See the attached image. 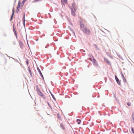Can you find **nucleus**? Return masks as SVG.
<instances>
[{"label": "nucleus", "instance_id": "nucleus-1", "mask_svg": "<svg viewBox=\"0 0 134 134\" xmlns=\"http://www.w3.org/2000/svg\"><path fill=\"white\" fill-rule=\"evenodd\" d=\"M81 29L84 33L87 35H90V31L89 29L84 25V24L81 23L80 24Z\"/></svg>", "mask_w": 134, "mask_h": 134}, {"label": "nucleus", "instance_id": "nucleus-2", "mask_svg": "<svg viewBox=\"0 0 134 134\" xmlns=\"http://www.w3.org/2000/svg\"><path fill=\"white\" fill-rule=\"evenodd\" d=\"M36 87L37 88V91L39 95L42 97H43L44 96V95L41 91L38 86H36Z\"/></svg>", "mask_w": 134, "mask_h": 134}, {"label": "nucleus", "instance_id": "nucleus-3", "mask_svg": "<svg viewBox=\"0 0 134 134\" xmlns=\"http://www.w3.org/2000/svg\"><path fill=\"white\" fill-rule=\"evenodd\" d=\"M21 3L20 1H19L18 3L17 8L16 10V13H18L19 10V8H20Z\"/></svg>", "mask_w": 134, "mask_h": 134}, {"label": "nucleus", "instance_id": "nucleus-4", "mask_svg": "<svg viewBox=\"0 0 134 134\" xmlns=\"http://www.w3.org/2000/svg\"><path fill=\"white\" fill-rule=\"evenodd\" d=\"M93 60L92 62L93 64L95 66H97L98 65V63L96 62V60L95 59L94 57H93Z\"/></svg>", "mask_w": 134, "mask_h": 134}, {"label": "nucleus", "instance_id": "nucleus-5", "mask_svg": "<svg viewBox=\"0 0 134 134\" xmlns=\"http://www.w3.org/2000/svg\"><path fill=\"white\" fill-rule=\"evenodd\" d=\"M15 12V9L13 8L12 9V15L11 16V18L10 19V21H11L12 20L13 18V16Z\"/></svg>", "mask_w": 134, "mask_h": 134}, {"label": "nucleus", "instance_id": "nucleus-6", "mask_svg": "<svg viewBox=\"0 0 134 134\" xmlns=\"http://www.w3.org/2000/svg\"><path fill=\"white\" fill-rule=\"evenodd\" d=\"M115 80H116L117 83H118L119 85H120L121 84L120 82L116 75H115Z\"/></svg>", "mask_w": 134, "mask_h": 134}, {"label": "nucleus", "instance_id": "nucleus-7", "mask_svg": "<svg viewBox=\"0 0 134 134\" xmlns=\"http://www.w3.org/2000/svg\"><path fill=\"white\" fill-rule=\"evenodd\" d=\"M37 70H38V71L39 72L41 76H42V78L43 79H44V77H43V75L41 71L40 70L39 68L38 67H37Z\"/></svg>", "mask_w": 134, "mask_h": 134}, {"label": "nucleus", "instance_id": "nucleus-8", "mask_svg": "<svg viewBox=\"0 0 134 134\" xmlns=\"http://www.w3.org/2000/svg\"><path fill=\"white\" fill-rule=\"evenodd\" d=\"M61 2L64 5L66 3L67 0H61Z\"/></svg>", "mask_w": 134, "mask_h": 134}, {"label": "nucleus", "instance_id": "nucleus-9", "mask_svg": "<svg viewBox=\"0 0 134 134\" xmlns=\"http://www.w3.org/2000/svg\"><path fill=\"white\" fill-rule=\"evenodd\" d=\"M13 31L14 33V34L16 36V37L17 38V33L16 32V31L15 30V28L14 26H13Z\"/></svg>", "mask_w": 134, "mask_h": 134}, {"label": "nucleus", "instance_id": "nucleus-10", "mask_svg": "<svg viewBox=\"0 0 134 134\" xmlns=\"http://www.w3.org/2000/svg\"><path fill=\"white\" fill-rule=\"evenodd\" d=\"M60 126L61 128L63 129L64 130L65 129V127H64L63 125L61 123L60 124Z\"/></svg>", "mask_w": 134, "mask_h": 134}, {"label": "nucleus", "instance_id": "nucleus-11", "mask_svg": "<svg viewBox=\"0 0 134 134\" xmlns=\"http://www.w3.org/2000/svg\"><path fill=\"white\" fill-rule=\"evenodd\" d=\"M71 14L73 16H75V13L71 9Z\"/></svg>", "mask_w": 134, "mask_h": 134}, {"label": "nucleus", "instance_id": "nucleus-12", "mask_svg": "<svg viewBox=\"0 0 134 134\" xmlns=\"http://www.w3.org/2000/svg\"><path fill=\"white\" fill-rule=\"evenodd\" d=\"M19 44H20V47H22L23 46V44L21 42V41H19Z\"/></svg>", "mask_w": 134, "mask_h": 134}, {"label": "nucleus", "instance_id": "nucleus-13", "mask_svg": "<svg viewBox=\"0 0 134 134\" xmlns=\"http://www.w3.org/2000/svg\"><path fill=\"white\" fill-rule=\"evenodd\" d=\"M105 61L107 63H108L109 64H110V63L109 60L107 59H104Z\"/></svg>", "mask_w": 134, "mask_h": 134}, {"label": "nucleus", "instance_id": "nucleus-14", "mask_svg": "<svg viewBox=\"0 0 134 134\" xmlns=\"http://www.w3.org/2000/svg\"><path fill=\"white\" fill-rule=\"evenodd\" d=\"M93 57H94L92 56H91V57L89 58V59L92 62V61H93Z\"/></svg>", "mask_w": 134, "mask_h": 134}, {"label": "nucleus", "instance_id": "nucleus-15", "mask_svg": "<svg viewBox=\"0 0 134 134\" xmlns=\"http://www.w3.org/2000/svg\"><path fill=\"white\" fill-rule=\"evenodd\" d=\"M77 123L78 124H80V122H81V120L79 119H77Z\"/></svg>", "mask_w": 134, "mask_h": 134}, {"label": "nucleus", "instance_id": "nucleus-16", "mask_svg": "<svg viewBox=\"0 0 134 134\" xmlns=\"http://www.w3.org/2000/svg\"><path fill=\"white\" fill-rule=\"evenodd\" d=\"M132 121L134 122V114L133 113L132 115Z\"/></svg>", "mask_w": 134, "mask_h": 134}, {"label": "nucleus", "instance_id": "nucleus-17", "mask_svg": "<svg viewBox=\"0 0 134 134\" xmlns=\"http://www.w3.org/2000/svg\"><path fill=\"white\" fill-rule=\"evenodd\" d=\"M26 1V0H23V2H22V3H23V4H22V5H21V7H22L23 6V4H24V3L25 2V1Z\"/></svg>", "mask_w": 134, "mask_h": 134}, {"label": "nucleus", "instance_id": "nucleus-18", "mask_svg": "<svg viewBox=\"0 0 134 134\" xmlns=\"http://www.w3.org/2000/svg\"><path fill=\"white\" fill-rule=\"evenodd\" d=\"M127 104L129 106H130L131 105V103L130 102L127 103Z\"/></svg>", "mask_w": 134, "mask_h": 134}, {"label": "nucleus", "instance_id": "nucleus-19", "mask_svg": "<svg viewBox=\"0 0 134 134\" xmlns=\"http://www.w3.org/2000/svg\"><path fill=\"white\" fill-rule=\"evenodd\" d=\"M124 81V82H126L127 81L126 79L124 77L123 78Z\"/></svg>", "mask_w": 134, "mask_h": 134}, {"label": "nucleus", "instance_id": "nucleus-20", "mask_svg": "<svg viewBox=\"0 0 134 134\" xmlns=\"http://www.w3.org/2000/svg\"><path fill=\"white\" fill-rule=\"evenodd\" d=\"M131 129L132 132L134 133V129L132 128H131Z\"/></svg>", "mask_w": 134, "mask_h": 134}, {"label": "nucleus", "instance_id": "nucleus-21", "mask_svg": "<svg viewBox=\"0 0 134 134\" xmlns=\"http://www.w3.org/2000/svg\"><path fill=\"white\" fill-rule=\"evenodd\" d=\"M26 63L27 65H28V63H29V62L28 60H27L26 61Z\"/></svg>", "mask_w": 134, "mask_h": 134}, {"label": "nucleus", "instance_id": "nucleus-22", "mask_svg": "<svg viewBox=\"0 0 134 134\" xmlns=\"http://www.w3.org/2000/svg\"><path fill=\"white\" fill-rule=\"evenodd\" d=\"M29 72L30 73V74L31 75L32 74L31 71V70H30V69H29Z\"/></svg>", "mask_w": 134, "mask_h": 134}, {"label": "nucleus", "instance_id": "nucleus-23", "mask_svg": "<svg viewBox=\"0 0 134 134\" xmlns=\"http://www.w3.org/2000/svg\"><path fill=\"white\" fill-rule=\"evenodd\" d=\"M51 95H52V96L53 97V95L52 94H51Z\"/></svg>", "mask_w": 134, "mask_h": 134}, {"label": "nucleus", "instance_id": "nucleus-24", "mask_svg": "<svg viewBox=\"0 0 134 134\" xmlns=\"http://www.w3.org/2000/svg\"><path fill=\"white\" fill-rule=\"evenodd\" d=\"M74 10H75V11H76V10L75 9H74Z\"/></svg>", "mask_w": 134, "mask_h": 134}]
</instances>
